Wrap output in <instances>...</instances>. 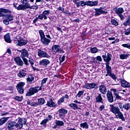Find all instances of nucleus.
Wrapping results in <instances>:
<instances>
[{"label":"nucleus","instance_id":"f257e3e1","mask_svg":"<svg viewBox=\"0 0 130 130\" xmlns=\"http://www.w3.org/2000/svg\"><path fill=\"white\" fill-rule=\"evenodd\" d=\"M110 110L112 113L115 115V116L117 118L121 119L122 121H125V119H124V116H123V114L120 112V110L118 107H115L113 105H110Z\"/></svg>","mask_w":130,"mask_h":130},{"label":"nucleus","instance_id":"f03ea898","mask_svg":"<svg viewBox=\"0 0 130 130\" xmlns=\"http://www.w3.org/2000/svg\"><path fill=\"white\" fill-rule=\"evenodd\" d=\"M39 33L41 37V42H42V43L45 46H48V45H49V43H50L52 39L50 35H46L45 37L44 31H43L42 30H40L39 31Z\"/></svg>","mask_w":130,"mask_h":130},{"label":"nucleus","instance_id":"7ed1b4c3","mask_svg":"<svg viewBox=\"0 0 130 130\" xmlns=\"http://www.w3.org/2000/svg\"><path fill=\"white\" fill-rule=\"evenodd\" d=\"M79 3L80 6L81 7H86V6H88V7H96V6H98V1H87L85 2L81 1Z\"/></svg>","mask_w":130,"mask_h":130},{"label":"nucleus","instance_id":"20e7f679","mask_svg":"<svg viewBox=\"0 0 130 130\" xmlns=\"http://www.w3.org/2000/svg\"><path fill=\"white\" fill-rule=\"evenodd\" d=\"M20 1L22 3V5H20L17 8V9L20 11L22 10V11H25V10H27V9H30V4L28 3V0H20Z\"/></svg>","mask_w":130,"mask_h":130},{"label":"nucleus","instance_id":"39448f33","mask_svg":"<svg viewBox=\"0 0 130 130\" xmlns=\"http://www.w3.org/2000/svg\"><path fill=\"white\" fill-rule=\"evenodd\" d=\"M41 90H42V88L39 86L30 87L28 92L26 93V96H32V95H34V94L38 93V92H39V91H41Z\"/></svg>","mask_w":130,"mask_h":130},{"label":"nucleus","instance_id":"423d86ee","mask_svg":"<svg viewBox=\"0 0 130 130\" xmlns=\"http://www.w3.org/2000/svg\"><path fill=\"white\" fill-rule=\"evenodd\" d=\"M38 55L39 57H44L45 58L49 59L51 56L47 53V52L44 51L41 49L38 50Z\"/></svg>","mask_w":130,"mask_h":130},{"label":"nucleus","instance_id":"0eeeda50","mask_svg":"<svg viewBox=\"0 0 130 130\" xmlns=\"http://www.w3.org/2000/svg\"><path fill=\"white\" fill-rule=\"evenodd\" d=\"M50 14V10H45L43 12L42 14L39 15V18L40 20H47V16H49Z\"/></svg>","mask_w":130,"mask_h":130},{"label":"nucleus","instance_id":"6e6552de","mask_svg":"<svg viewBox=\"0 0 130 130\" xmlns=\"http://www.w3.org/2000/svg\"><path fill=\"white\" fill-rule=\"evenodd\" d=\"M98 87L97 84L92 82L91 83H86L83 86V88L85 89H88L91 90L92 89H96Z\"/></svg>","mask_w":130,"mask_h":130},{"label":"nucleus","instance_id":"1a4fd4ad","mask_svg":"<svg viewBox=\"0 0 130 130\" xmlns=\"http://www.w3.org/2000/svg\"><path fill=\"white\" fill-rule=\"evenodd\" d=\"M4 19L3 23L5 25H9L10 24L9 22L14 20L13 16L10 14H5L4 16Z\"/></svg>","mask_w":130,"mask_h":130},{"label":"nucleus","instance_id":"9d476101","mask_svg":"<svg viewBox=\"0 0 130 130\" xmlns=\"http://www.w3.org/2000/svg\"><path fill=\"white\" fill-rule=\"evenodd\" d=\"M94 11H95L94 16L95 17L100 16V15H102V14H108V13L107 11H104L103 10V7H100V8H95L94 9Z\"/></svg>","mask_w":130,"mask_h":130},{"label":"nucleus","instance_id":"9b49d317","mask_svg":"<svg viewBox=\"0 0 130 130\" xmlns=\"http://www.w3.org/2000/svg\"><path fill=\"white\" fill-rule=\"evenodd\" d=\"M60 49V46L58 45H53L51 48V51L52 54L54 55L59 53V50Z\"/></svg>","mask_w":130,"mask_h":130},{"label":"nucleus","instance_id":"f8f14e48","mask_svg":"<svg viewBox=\"0 0 130 130\" xmlns=\"http://www.w3.org/2000/svg\"><path fill=\"white\" fill-rule=\"evenodd\" d=\"M26 120L25 119H22L21 118H18V121L17 124V129H20L23 127V124H26Z\"/></svg>","mask_w":130,"mask_h":130},{"label":"nucleus","instance_id":"ddd939ff","mask_svg":"<svg viewBox=\"0 0 130 130\" xmlns=\"http://www.w3.org/2000/svg\"><path fill=\"white\" fill-rule=\"evenodd\" d=\"M24 86H25V83L19 82L17 84V90L20 94H23L24 93Z\"/></svg>","mask_w":130,"mask_h":130},{"label":"nucleus","instance_id":"4468645a","mask_svg":"<svg viewBox=\"0 0 130 130\" xmlns=\"http://www.w3.org/2000/svg\"><path fill=\"white\" fill-rule=\"evenodd\" d=\"M116 14L118 15L120 18V20H122L123 19H124V17L123 16V15H122V13L124 12V10H123V8H119L118 9H117L115 11Z\"/></svg>","mask_w":130,"mask_h":130},{"label":"nucleus","instance_id":"2eb2a0df","mask_svg":"<svg viewBox=\"0 0 130 130\" xmlns=\"http://www.w3.org/2000/svg\"><path fill=\"white\" fill-rule=\"evenodd\" d=\"M102 57L104 58V60L106 63H109L110 60H111L112 55H111L110 53H108L107 55L106 54L103 55Z\"/></svg>","mask_w":130,"mask_h":130},{"label":"nucleus","instance_id":"dca6fc26","mask_svg":"<svg viewBox=\"0 0 130 130\" xmlns=\"http://www.w3.org/2000/svg\"><path fill=\"white\" fill-rule=\"evenodd\" d=\"M16 126H17L16 122L9 121L7 122V128L9 130H13L14 128H16Z\"/></svg>","mask_w":130,"mask_h":130},{"label":"nucleus","instance_id":"f3484780","mask_svg":"<svg viewBox=\"0 0 130 130\" xmlns=\"http://www.w3.org/2000/svg\"><path fill=\"white\" fill-rule=\"evenodd\" d=\"M50 64V61L47 59H43L39 61L40 66L46 68L48 64Z\"/></svg>","mask_w":130,"mask_h":130},{"label":"nucleus","instance_id":"a211bd4d","mask_svg":"<svg viewBox=\"0 0 130 130\" xmlns=\"http://www.w3.org/2000/svg\"><path fill=\"white\" fill-rule=\"evenodd\" d=\"M17 50L18 51H19V52L21 53L20 56L21 57H22V58H24L25 57H28L29 53H28V51H27L26 49H23L21 50Z\"/></svg>","mask_w":130,"mask_h":130},{"label":"nucleus","instance_id":"6ab92c4d","mask_svg":"<svg viewBox=\"0 0 130 130\" xmlns=\"http://www.w3.org/2000/svg\"><path fill=\"white\" fill-rule=\"evenodd\" d=\"M95 102L96 103H103V98H102V94L97 93L95 96Z\"/></svg>","mask_w":130,"mask_h":130},{"label":"nucleus","instance_id":"aec40b11","mask_svg":"<svg viewBox=\"0 0 130 130\" xmlns=\"http://www.w3.org/2000/svg\"><path fill=\"white\" fill-rule=\"evenodd\" d=\"M99 91L103 95H105L107 93V89L106 86L103 85H101L99 87Z\"/></svg>","mask_w":130,"mask_h":130},{"label":"nucleus","instance_id":"412c9836","mask_svg":"<svg viewBox=\"0 0 130 130\" xmlns=\"http://www.w3.org/2000/svg\"><path fill=\"white\" fill-rule=\"evenodd\" d=\"M107 97L108 101L110 102V103H112V102H113V95H112L111 91L109 90L107 91Z\"/></svg>","mask_w":130,"mask_h":130},{"label":"nucleus","instance_id":"4be33fe9","mask_svg":"<svg viewBox=\"0 0 130 130\" xmlns=\"http://www.w3.org/2000/svg\"><path fill=\"white\" fill-rule=\"evenodd\" d=\"M18 45H19V46H23V45H26V44L28 43L27 41L22 39V38H20L19 40H18Z\"/></svg>","mask_w":130,"mask_h":130},{"label":"nucleus","instance_id":"5701e85b","mask_svg":"<svg viewBox=\"0 0 130 130\" xmlns=\"http://www.w3.org/2000/svg\"><path fill=\"white\" fill-rule=\"evenodd\" d=\"M64 124V123L62 121L57 120L55 121V125L54 126V128H56V127H60V126H62Z\"/></svg>","mask_w":130,"mask_h":130},{"label":"nucleus","instance_id":"b1692460","mask_svg":"<svg viewBox=\"0 0 130 130\" xmlns=\"http://www.w3.org/2000/svg\"><path fill=\"white\" fill-rule=\"evenodd\" d=\"M26 81L28 84H32V82L34 81V76L32 74L28 75L26 78Z\"/></svg>","mask_w":130,"mask_h":130},{"label":"nucleus","instance_id":"393cba45","mask_svg":"<svg viewBox=\"0 0 130 130\" xmlns=\"http://www.w3.org/2000/svg\"><path fill=\"white\" fill-rule=\"evenodd\" d=\"M4 39L7 43H12V40H11V36L10 34H7L4 36Z\"/></svg>","mask_w":130,"mask_h":130},{"label":"nucleus","instance_id":"a878e982","mask_svg":"<svg viewBox=\"0 0 130 130\" xmlns=\"http://www.w3.org/2000/svg\"><path fill=\"white\" fill-rule=\"evenodd\" d=\"M48 107H55L56 106V105L53 101H52V100H49L46 104Z\"/></svg>","mask_w":130,"mask_h":130},{"label":"nucleus","instance_id":"bb28decb","mask_svg":"<svg viewBox=\"0 0 130 130\" xmlns=\"http://www.w3.org/2000/svg\"><path fill=\"white\" fill-rule=\"evenodd\" d=\"M26 75H27V74L26 73V71L24 70L19 71V72L17 74L19 78H24V77H26Z\"/></svg>","mask_w":130,"mask_h":130},{"label":"nucleus","instance_id":"cd10ccee","mask_svg":"<svg viewBox=\"0 0 130 130\" xmlns=\"http://www.w3.org/2000/svg\"><path fill=\"white\" fill-rule=\"evenodd\" d=\"M69 107H71V108H73L74 110H81V109L79 107H78V105H77V104H75V103L70 104Z\"/></svg>","mask_w":130,"mask_h":130},{"label":"nucleus","instance_id":"c85d7f7f","mask_svg":"<svg viewBox=\"0 0 130 130\" xmlns=\"http://www.w3.org/2000/svg\"><path fill=\"white\" fill-rule=\"evenodd\" d=\"M106 66L107 74H108L109 75L111 74H112V73L111 72V67L109 66V63H106Z\"/></svg>","mask_w":130,"mask_h":130},{"label":"nucleus","instance_id":"c756f323","mask_svg":"<svg viewBox=\"0 0 130 130\" xmlns=\"http://www.w3.org/2000/svg\"><path fill=\"white\" fill-rule=\"evenodd\" d=\"M120 83L122 87L124 88H126L128 86V82L125 81V80H123L122 79H120Z\"/></svg>","mask_w":130,"mask_h":130},{"label":"nucleus","instance_id":"7c9ffc66","mask_svg":"<svg viewBox=\"0 0 130 130\" xmlns=\"http://www.w3.org/2000/svg\"><path fill=\"white\" fill-rule=\"evenodd\" d=\"M10 117H5V118H2L0 119V125H3V124H4V123H6L7 122V121L8 119H9Z\"/></svg>","mask_w":130,"mask_h":130},{"label":"nucleus","instance_id":"2f4dec72","mask_svg":"<svg viewBox=\"0 0 130 130\" xmlns=\"http://www.w3.org/2000/svg\"><path fill=\"white\" fill-rule=\"evenodd\" d=\"M17 64L20 67H23V65L24 64L23 61L20 57H17Z\"/></svg>","mask_w":130,"mask_h":130},{"label":"nucleus","instance_id":"473e14b6","mask_svg":"<svg viewBox=\"0 0 130 130\" xmlns=\"http://www.w3.org/2000/svg\"><path fill=\"white\" fill-rule=\"evenodd\" d=\"M120 59H126L129 56V54H121L119 55Z\"/></svg>","mask_w":130,"mask_h":130},{"label":"nucleus","instance_id":"72a5a7b5","mask_svg":"<svg viewBox=\"0 0 130 130\" xmlns=\"http://www.w3.org/2000/svg\"><path fill=\"white\" fill-rule=\"evenodd\" d=\"M123 108L125 110H130V104L129 103H125L123 105Z\"/></svg>","mask_w":130,"mask_h":130},{"label":"nucleus","instance_id":"f704fd0d","mask_svg":"<svg viewBox=\"0 0 130 130\" xmlns=\"http://www.w3.org/2000/svg\"><path fill=\"white\" fill-rule=\"evenodd\" d=\"M80 126L81 127H82L83 128H86V129L89 128V125H88V123H87L86 122L83 123H81Z\"/></svg>","mask_w":130,"mask_h":130},{"label":"nucleus","instance_id":"c9c22d12","mask_svg":"<svg viewBox=\"0 0 130 130\" xmlns=\"http://www.w3.org/2000/svg\"><path fill=\"white\" fill-rule=\"evenodd\" d=\"M123 25L124 26H127V25H130V16L126 19L125 21L123 22Z\"/></svg>","mask_w":130,"mask_h":130},{"label":"nucleus","instance_id":"e433bc0d","mask_svg":"<svg viewBox=\"0 0 130 130\" xmlns=\"http://www.w3.org/2000/svg\"><path fill=\"white\" fill-rule=\"evenodd\" d=\"M59 113H61V114H67L68 113V111L64 109H59L58 111Z\"/></svg>","mask_w":130,"mask_h":130},{"label":"nucleus","instance_id":"4c0bfd02","mask_svg":"<svg viewBox=\"0 0 130 130\" xmlns=\"http://www.w3.org/2000/svg\"><path fill=\"white\" fill-rule=\"evenodd\" d=\"M29 62L30 64V65L31 66V67L32 68L33 70H34V71H35V68H34V67H33V66L34 65V60L33 59V58H29Z\"/></svg>","mask_w":130,"mask_h":130},{"label":"nucleus","instance_id":"58836bf2","mask_svg":"<svg viewBox=\"0 0 130 130\" xmlns=\"http://www.w3.org/2000/svg\"><path fill=\"white\" fill-rule=\"evenodd\" d=\"M91 53H97L98 52V49L96 47H93L90 48Z\"/></svg>","mask_w":130,"mask_h":130},{"label":"nucleus","instance_id":"ea45409f","mask_svg":"<svg viewBox=\"0 0 130 130\" xmlns=\"http://www.w3.org/2000/svg\"><path fill=\"white\" fill-rule=\"evenodd\" d=\"M111 23L112 25H114V26H118V22L115 19H111Z\"/></svg>","mask_w":130,"mask_h":130},{"label":"nucleus","instance_id":"a19ab883","mask_svg":"<svg viewBox=\"0 0 130 130\" xmlns=\"http://www.w3.org/2000/svg\"><path fill=\"white\" fill-rule=\"evenodd\" d=\"M44 102H45L44 99H39L38 101V103L40 105H43V104H44Z\"/></svg>","mask_w":130,"mask_h":130},{"label":"nucleus","instance_id":"79ce46f5","mask_svg":"<svg viewBox=\"0 0 130 130\" xmlns=\"http://www.w3.org/2000/svg\"><path fill=\"white\" fill-rule=\"evenodd\" d=\"M47 80H48V78H44L42 80V82H41V88H42V87H43V85H44V84H46V82H47Z\"/></svg>","mask_w":130,"mask_h":130},{"label":"nucleus","instance_id":"37998d69","mask_svg":"<svg viewBox=\"0 0 130 130\" xmlns=\"http://www.w3.org/2000/svg\"><path fill=\"white\" fill-rule=\"evenodd\" d=\"M64 102V96H62L60 98L59 100L57 102L58 104H61V103H63Z\"/></svg>","mask_w":130,"mask_h":130},{"label":"nucleus","instance_id":"c03bdc74","mask_svg":"<svg viewBox=\"0 0 130 130\" xmlns=\"http://www.w3.org/2000/svg\"><path fill=\"white\" fill-rule=\"evenodd\" d=\"M48 121V119H44L41 123L40 124L43 125H46V123H47Z\"/></svg>","mask_w":130,"mask_h":130},{"label":"nucleus","instance_id":"a18cd8bd","mask_svg":"<svg viewBox=\"0 0 130 130\" xmlns=\"http://www.w3.org/2000/svg\"><path fill=\"white\" fill-rule=\"evenodd\" d=\"M84 94V91L83 90H80L78 92V94H77V97L78 98H81V96Z\"/></svg>","mask_w":130,"mask_h":130},{"label":"nucleus","instance_id":"49530a36","mask_svg":"<svg viewBox=\"0 0 130 130\" xmlns=\"http://www.w3.org/2000/svg\"><path fill=\"white\" fill-rule=\"evenodd\" d=\"M73 3L76 5L77 8H80V2H79V0H73Z\"/></svg>","mask_w":130,"mask_h":130},{"label":"nucleus","instance_id":"de8ad7c7","mask_svg":"<svg viewBox=\"0 0 130 130\" xmlns=\"http://www.w3.org/2000/svg\"><path fill=\"white\" fill-rule=\"evenodd\" d=\"M122 46L123 47H125L126 48H128V49H130V44L129 43H128L127 44H123L122 45Z\"/></svg>","mask_w":130,"mask_h":130},{"label":"nucleus","instance_id":"09e8293b","mask_svg":"<svg viewBox=\"0 0 130 130\" xmlns=\"http://www.w3.org/2000/svg\"><path fill=\"white\" fill-rule=\"evenodd\" d=\"M110 77H111V78H112V79H113V80H114V81L116 80L117 77L116 76H115V75L111 73L110 75H109Z\"/></svg>","mask_w":130,"mask_h":130},{"label":"nucleus","instance_id":"8fccbe9b","mask_svg":"<svg viewBox=\"0 0 130 130\" xmlns=\"http://www.w3.org/2000/svg\"><path fill=\"white\" fill-rule=\"evenodd\" d=\"M29 9H30L31 10H37V9H38V6H37V5H34L32 6H31L30 5Z\"/></svg>","mask_w":130,"mask_h":130},{"label":"nucleus","instance_id":"3c124183","mask_svg":"<svg viewBox=\"0 0 130 130\" xmlns=\"http://www.w3.org/2000/svg\"><path fill=\"white\" fill-rule=\"evenodd\" d=\"M22 59L26 66H29V63H28V59H27L26 58H22Z\"/></svg>","mask_w":130,"mask_h":130},{"label":"nucleus","instance_id":"603ef678","mask_svg":"<svg viewBox=\"0 0 130 130\" xmlns=\"http://www.w3.org/2000/svg\"><path fill=\"white\" fill-rule=\"evenodd\" d=\"M105 109V106L102 105L100 106V107L99 108V111H102V110H104Z\"/></svg>","mask_w":130,"mask_h":130},{"label":"nucleus","instance_id":"864d4df0","mask_svg":"<svg viewBox=\"0 0 130 130\" xmlns=\"http://www.w3.org/2000/svg\"><path fill=\"white\" fill-rule=\"evenodd\" d=\"M115 96L117 99H119V100H121V96H119L118 93H115Z\"/></svg>","mask_w":130,"mask_h":130},{"label":"nucleus","instance_id":"5fc2aeb1","mask_svg":"<svg viewBox=\"0 0 130 130\" xmlns=\"http://www.w3.org/2000/svg\"><path fill=\"white\" fill-rule=\"evenodd\" d=\"M22 100H23V96H17V101H22Z\"/></svg>","mask_w":130,"mask_h":130},{"label":"nucleus","instance_id":"6e6d98bb","mask_svg":"<svg viewBox=\"0 0 130 130\" xmlns=\"http://www.w3.org/2000/svg\"><path fill=\"white\" fill-rule=\"evenodd\" d=\"M118 105L120 108V109H122L123 108V105H122V103H119L118 104Z\"/></svg>","mask_w":130,"mask_h":130},{"label":"nucleus","instance_id":"4d7b16f0","mask_svg":"<svg viewBox=\"0 0 130 130\" xmlns=\"http://www.w3.org/2000/svg\"><path fill=\"white\" fill-rule=\"evenodd\" d=\"M2 12L3 13H9V14H11V12L7 9H3Z\"/></svg>","mask_w":130,"mask_h":130},{"label":"nucleus","instance_id":"13d9d810","mask_svg":"<svg viewBox=\"0 0 130 130\" xmlns=\"http://www.w3.org/2000/svg\"><path fill=\"white\" fill-rule=\"evenodd\" d=\"M96 60H98L99 61H102V58L100 56H98L96 57Z\"/></svg>","mask_w":130,"mask_h":130},{"label":"nucleus","instance_id":"bf43d9fd","mask_svg":"<svg viewBox=\"0 0 130 130\" xmlns=\"http://www.w3.org/2000/svg\"><path fill=\"white\" fill-rule=\"evenodd\" d=\"M57 10H58V11H61V12H64V8H62L61 7H59L57 8Z\"/></svg>","mask_w":130,"mask_h":130},{"label":"nucleus","instance_id":"052dcab7","mask_svg":"<svg viewBox=\"0 0 130 130\" xmlns=\"http://www.w3.org/2000/svg\"><path fill=\"white\" fill-rule=\"evenodd\" d=\"M38 104L37 103H30V106H37Z\"/></svg>","mask_w":130,"mask_h":130},{"label":"nucleus","instance_id":"680f3d73","mask_svg":"<svg viewBox=\"0 0 130 130\" xmlns=\"http://www.w3.org/2000/svg\"><path fill=\"white\" fill-rule=\"evenodd\" d=\"M36 3H41V4H43L44 3V0H36Z\"/></svg>","mask_w":130,"mask_h":130},{"label":"nucleus","instance_id":"e2e57ef3","mask_svg":"<svg viewBox=\"0 0 130 130\" xmlns=\"http://www.w3.org/2000/svg\"><path fill=\"white\" fill-rule=\"evenodd\" d=\"M39 19V16H38V17H36L33 21V23H36L38 21V19Z\"/></svg>","mask_w":130,"mask_h":130},{"label":"nucleus","instance_id":"0e129e2a","mask_svg":"<svg viewBox=\"0 0 130 130\" xmlns=\"http://www.w3.org/2000/svg\"><path fill=\"white\" fill-rule=\"evenodd\" d=\"M48 118H49V119H48V120H52V119H53L52 116H51V115H49L48 116Z\"/></svg>","mask_w":130,"mask_h":130},{"label":"nucleus","instance_id":"69168bd1","mask_svg":"<svg viewBox=\"0 0 130 130\" xmlns=\"http://www.w3.org/2000/svg\"><path fill=\"white\" fill-rule=\"evenodd\" d=\"M7 53H9V54H12V51L11 50V49L9 48L7 49Z\"/></svg>","mask_w":130,"mask_h":130},{"label":"nucleus","instance_id":"338daca9","mask_svg":"<svg viewBox=\"0 0 130 130\" xmlns=\"http://www.w3.org/2000/svg\"><path fill=\"white\" fill-rule=\"evenodd\" d=\"M74 103H77L78 104H82V103L81 102H79L77 100H74Z\"/></svg>","mask_w":130,"mask_h":130},{"label":"nucleus","instance_id":"774afa93","mask_svg":"<svg viewBox=\"0 0 130 130\" xmlns=\"http://www.w3.org/2000/svg\"><path fill=\"white\" fill-rule=\"evenodd\" d=\"M59 52H60V53H64V51L62 50V49H61V48H60V50H59Z\"/></svg>","mask_w":130,"mask_h":130}]
</instances>
